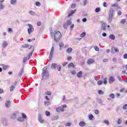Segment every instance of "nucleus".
Listing matches in <instances>:
<instances>
[{"label": "nucleus", "instance_id": "nucleus-35", "mask_svg": "<svg viewBox=\"0 0 127 127\" xmlns=\"http://www.w3.org/2000/svg\"><path fill=\"white\" fill-rule=\"evenodd\" d=\"M100 8L97 7L95 9V12H99V11H100Z\"/></svg>", "mask_w": 127, "mask_h": 127}, {"label": "nucleus", "instance_id": "nucleus-50", "mask_svg": "<svg viewBox=\"0 0 127 127\" xmlns=\"http://www.w3.org/2000/svg\"><path fill=\"white\" fill-rule=\"evenodd\" d=\"M37 24L38 26H40V25H41V22L40 21L38 22Z\"/></svg>", "mask_w": 127, "mask_h": 127}, {"label": "nucleus", "instance_id": "nucleus-5", "mask_svg": "<svg viewBox=\"0 0 127 127\" xmlns=\"http://www.w3.org/2000/svg\"><path fill=\"white\" fill-rule=\"evenodd\" d=\"M94 62H95V61L92 59H90L87 61L88 64H92Z\"/></svg>", "mask_w": 127, "mask_h": 127}, {"label": "nucleus", "instance_id": "nucleus-3", "mask_svg": "<svg viewBox=\"0 0 127 127\" xmlns=\"http://www.w3.org/2000/svg\"><path fill=\"white\" fill-rule=\"evenodd\" d=\"M53 52H54V47H52L51 48L49 57L50 60H51L52 59V57L53 56Z\"/></svg>", "mask_w": 127, "mask_h": 127}, {"label": "nucleus", "instance_id": "nucleus-42", "mask_svg": "<svg viewBox=\"0 0 127 127\" xmlns=\"http://www.w3.org/2000/svg\"><path fill=\"white\" fill-rule=\"evenodd\" d=\"M76 7V4L74 3L71 5V8H75Z\"/></svg>", "mask_w": 127, "mask_h": 127}, {"label": "nucleus", "instance_id": "nucleus-36", "mask_svg": "<svg viewBox=\"0 0 127 127\" xmlns=\"http://www.w3.org/2000/svg\"><path fill=\"white\" fill-rule=\"evenodd\" d=\"M36 5H37V6H40V5H41V4L40 3V2L37 1L36 2Z\"/></svg>", "mask_w": 127, "mask_h": 127}, {"label": "nucleus", "instance_id": "nucleus-30", "mask_svg": "<svg viewBox=\"0 0 127 127\" xmlns=\"http://www.w3.org/2000/svg\"><path fill=\"white\" fill-rule=\"evenodd\" d=\"M19 122H24V118H20L18 119Z\"/></svg>", "mask_w": 127, "mask_h": 127}, {"label": "nucleus", "instance_id": "nucleus-26", "mask_svg": "<svg viewBox=\"0 0 127 127\" xmlns=\"http://www.w3.org/2000/svg\"><path fill=\"white\" fill-rule=\"evenodd\" d=\"M93 118H94V116H93V115L90 114V115H89V120H93Z\"/></svg>", "mask_w": 127, "mask_h": 127}, {"label": "nucleus", "instance_id": "nucleus-32", "mask_svg": "<svg viewBox=\"0 0 127 127\" xmlns=\"http://www.w3.org/2000/svg\"><path fill=\"white\" fill-rule=\"evenodd\" d=\"M45 115H46V116H50V112H49V111H46L45 112Z\"/></svg>", "mask_w": 127, "mask_h": 127}, {"label": "nucleus", "instance_id": "nucleus-38", "mask_svg": "<svg viewBox=\"0 0 127 127\" xmlns=\"http://www.w3.org/2000/svg\"><path fill=\"white\" fill-rule=\"evenodd\" d=\"M75 11H76V10L72 11L71 13H70L68 14V16H71V15H72V14H73V13H74Z\"/></svg>", "mask_w": 127, "mask_h": 127}, {"label": "nucleus", "instance_id": "nucleus-34", "mask_svg": "<svg viewBox=\"0 0 127 127\" xmlns=\"http://www.w3.org/2000/svg\"><path fill=\"white\" fill-rule=\"evenodd\" d=\"M29 47V45L28 44H26L23 46V48H28Z\"/></svg>", "mask_w": 127, "mask_h": 127}, {"label": "nucleus", "instance_id": "nucleus-9", "mask_svg": "<svg viewBox=\"0 0 127 127\" xmlns=\"http://www.w3.org/2000/svg\"><path fill=\"white\" fill-rule=\"evenodd\" d=\"M113 17H114V15H109V17L108 18V20L109 22H112V20L113 19Z\"/></svg>", "mask_w": 127, "mask_h": 127}, {"label": "nucleus", "instance_id": "nucleus-63", "mask_svg": "<svg viewBox=\"0 0 127 127\" xmlns=\"http://www.w3.org/2000/svg\"><path fill=\"white\" fill-rule=\"evenodd\" d=\"M103 62H108V59H105L103 60Z\"/></svg>", "mask_w": 127, "mask_h": 127}, {"label": "nucleus", "instance_id": "nucleus-55", "mask_svg": "<svg viewBox=\"0 0 127 127\" xmlns=\"http://www.w3.org/2000/svg\"><path fill=\"white\" fill-rule=\"evenodd\" d=\"M23 71V70H21V71H20L19 72V76H20V75H22Z\"/></svg>", "mask_w": 127, "mask_h": 127}, {"label": "nucleus", "instance_id": "nucleus-28", "mask_svg": "<svg viewBox=\"0 0 127 127\" xmlns=\"http://www.w3.org/2000/svg\"><path fill=\"white\" fill-rule=\"evenodd\" d=\"M103 83L104 85H107V77H105V78H104Z\"/></svg>", "mask_w": 127, "mask_h": 127}, {"label": "nucleus", "instance_id": "nucleus-44", "mask_svg": "<svg viewBox=\"0 0 127 127\" xmlns=\"http://www.w3.org/2000/svg\"><path fill=\"white\" fill-rule=\"evenodd\" d=\"M127 108V104H125V105H124L123 106V109H124V110H126Z\"/></svg>", "mask_w": 127, "mask_h": 127}, {"label": "nucleus", "instance_id": "nucleus-22", "mask_svg": "<svg viewBox=\"0 0 127 127\" xmlns=\"http://www.w3.org/2000/svg\"><path fill=\"white\" fill-rule=\"evenodd\" d=\"M72 51V48H68L67 50H66V52L67 53H69L70 52H71Z\"/></svg>", "mask_w": 127, "mask_h": 127}, {"label": "nucleus", "instance_id": "nucleus-20", "mask_svg": "<svg viewBox=\"0 0 127 127\" xmlns=\"http://www.w3.org/2000/svg\"><path fill=\"white\" fill-rule=\"evenodd\" d=\"M39 121L42 124L44 122V120H42V118H41V116L39 117Z\"/></svg>", "mask_w": 127, "mask_h": 127}, {"label": "nucleus", "instance_id": "nucleus-49", "mask_svg": "<svg viewBox=\"0 0 127 127\" xmlns=\"http://www.w3.org/2000/svg\"><path fill=\"white\" fill-rule=\"evenodd\" d=\"M22 117L24 119H26V115L25 114H22Z\"/></svg>", "mask_w": 127, "mask_h": 127}, {"label": "nucleus", "instance_id": "nucleus-17", "mask_svg": "<svg viewBox=\"0 0 127 127\" xmlns=\"http://www.w3.org/2000/svg\"><path fill=\"white\" fill-rule=\"evenodd\" d=\"M57 66V64H53L51 65V68L53 69H56Z\"/></svg>", "mask_w": 127, "mask_h": 127}, {"label": "nucleus", "instance_id": "nucleus-57", "mask_svg": "<svg viewBox=\"0 0 127 127\" xmlns=\"http://www.w3.org/2000/svg\"><path fill=\"white\" fill-rule=\"evenodd\" d=\"M94 113H95V114H99V111H98V110H95L94 111Z\"/></svg>", "mask_w": 127, "mask_h": 127}, {"label": "nucleus", "instance_id": "nucleus-56", "mask_svg": "<svg viewBox=\"0 0 127 127\" xmlns=\"http://www.w3.org/2000/svg\"><path fill=\"white\" fill-rule=\"evenodd\" d=\"M82 21L83 22H86L87 21V19L86 18L82 19Z\"/></svg>", "mask_w": 127, "mask_h": 127}, {"label": "nucleus", "instance_id": "nucleus-18", "mask_svg": "<svg viewBox=\"0 0 127 127\" xmlns=\"http://www.w3.org/2000/svg\"><path fill=\"white\" fill-rule=\"evenodd\" d=\"M71 23H72V22H71V21L69 20V21H67L66 24H64V27H65L66 25H70V24H71Z\"/></svg>", "mask_w": 127, "mask_h": 127}, {"label": "nucleus", "instance_id": "nucleus-14", "mask_svg": "<svg viewBox=\"0 0 127 127\" xmlns=\"http://www.w3.org/2000/svg\"><path fill=\"white\" fill-rule=\"evenodd\" d=\"M112 51H115V52H119V49H118V48H116V47H113L112 48Z\"/></svg>", "mask_w": 127, "mask_h": 127}, {"label": "nucleus", "instance_id": "nucleus-24", "mask_svg": "<svg viewBox=\"0 0 127 127\" xmlns=\"http://www.w3.org/2000/svg\"><path fill=\"white\" fill-rule=\"evenodd\" d=\"M45 93L46 95H51V94H52V92H51V91H46Z\"/></svg>", "mask_w": 127, "mask_h": 127}, {"label": "nucleus", "instance_id": "nucleus-51", "mask_svg": "<svg viewBox=\"0 0 127 127\" xmlns=\"http://www.w3.org/2000/svg\"><path fill=\"white\" fill-rule=\"evenodd\" d=\"M124 59H127V54H125L124 55Z\"/></svg>", "mask_w": 127, "mask_h": 127}, {"label": "nucleus", "instance_id": "nucleus-6", "mask_svg": "<svg viewBox=\"0 0 127 127\" xmlns=\"http://www.w3.org/2000/svg\"><path fill=\"white\" fill-rule=\"evenodd\" d=\"M57 112H63L64 111V108H61V107H59L58 108H57Z\"/></svg>", "mask_w": 127, "mask_h": 127}, {"label": "nucleus", "instance_id": "nucleus-59", "mask_svg": "<svg viewBox=\"0 0 127 127\" xmlns=\"http://www.w3.org/2000/svg\"><path fill=\"white\" fill-rule=\"evenodd\" d=\"M71 59H72V57H68L67 58V60H68V61H70V60Z\"/></svg>", "mask_w": 127, "mask_h": 127}, {"label": "nucleus", "instance_id": "nucleus-1", "mask_svg": "<svg viewBox=\"0 0 127 127\" xmlns=\"http://www.w3.org/2000/svg\"><path fill=\"white\" fill-rule=\"evenodd\" d=\"M54 40H55L56 41H58V40H59L61 38L62 35L59 31H55L54 32Z\"/></svg>", "mask_w": 127, "mask_h": 127}, {"label": "nucleus", "instance_id": "nucleus-61", "mask_svg": "<svg viewBox=\"0 0 127 127\" xmlns=\"http://www.w3.org/2000/svg\"><path fill=\"white\" fill-rule=\"evenodd\" d=\"M3 93V90L0 89V94H2Z\"/></svg>", "mask_w": 127, "mask_h": 127}, {"label": "nucleus", "instance_id": "nucleus-62", "mask_svg": "<svg viewBox=\"0 0 127 127\" xmlns=\"http://www.w3.org/2000/svg\"><path fill=\"white\" fill-rule=\"evenodd\" d=\"M26 60H27V58H24L23 62H26Z\"/></svg>", "mask_w": 127, "mask_h": 127}, {"label": "nucleus", "instance_id": "nucleus-58", "mask_svg": "<svg viewBox=\"0 0 127 127\" xmlns=\"http://www.w3.org/2000/svg\"><path fill=\"white\" fill-rule=\"evenodd\" d=\"M58 116H55V117L53 119L54 120V121H55V120H58Z\"/></svg>", "mask_w": 127, "mask_h": 127}, {"label": "nucleus", "instance_id": "nucleus-48", "mask_svg": "<svg viewBox=\"0 0 127 127\" xmlns=\"http://www.w3.org/2000/svg\"><path fill=\"white\" fill-rule=\"evenodd\" d=\"M15 118H16V116H15V114H13L12 115L11 118L12 119H15Z\"/></svg>", "mask_w": 127, "mask_h": 127}, {"label": "nucleus", "instance_id": "nucleus-15", "mask_svg": "<svg viewBox=\"0 0 127 127\" xmlns=\"http://www.w3.org/2000/svg\"><path fill=\"white\" fill-rule=\"evenodd\" d=\"M109 38H110V39H112V40H115L116 37L115 36V35L112 34L109 36Z\"/></svg>", "mask_w": 127, "mask_h": 127}, {"label": "nucleus", "instance_id": "nucleus-45", "mask_svg": "<svg viewBox=\"0 0 127 127\" xmlns=\"http://www.w3.org/2000/svg\"><path fill=\"white\" fill-rule=\"evenodd\" d=\"M70 73L72 74V75H75V74H76V72L74 70L71 71Z\"/></svg>", "mask_w": 127, "mask_h": 127}, {"label": "nucleus", "instance_id": "nucleus-33", "mask_svg": "<svg viewBox=\"0 0 127 127\" xmlns=\"http://www.w3.org/2000/svg\"><path fill=\"white\" fill-rule=\"evenodd\" d=\"M84 36H86V33L83 32L80 35L81 37H84Z\"/></svg>", "mask_w": 127, "mask_h": 127}, {"label": "nucleus", "instance_id": "nucleus-46", "mask_svg": "<svg viewBox=\"0 0 127 127\" xmlns=\"http://www.w3.org/2000/svg\"><path fill=\"white\" fill-rule=\"evenodd\" d=\"M118 125H121V124H122V120L121 119L118 120Z\"/></svg>", "mask_w": 127, "mask_h": 127}, {"label": "nucleus", "instance_id": "nucleus-29", "mask_svg": "<svg viewBox=\"0 0 127 127\" xmlns=\"http://www.w3.org/2000/svg\"><path fill=\"white\" fill-rule=\"evenodd\" d=\"M11 4H15L16 3V0H11Z\"/></svg>", "mask_w": 127, "mask_h": 127}, {"label": "nucleus", "instance_id": "nucleus-19", "mask_svg": "<svg viewBox=\"0 0 127 127\" xmlns=\"http://www.w3.org/2000/svg\"><path fill=\"white\" fill-rule=\"evenodd\" d=\"M70 67H73L74 68L75 67V65H74V64L70 63L68 65V67L70 68Z\"/></svg>", "mask_w": 127, "mask_h": 127}, {"label": "nucleus", "instance_id": "nucleus-11", "mask_svg": "<svg viewBox=\"0 0 127 127\" xmlns=\"http://www.w3.org/2000/svg\"><path fill=\"white\" fill-rule=\"evenodd\" d=\"M10 106V102L9 101H7L5 103V107L8 108V107Z\"/></svg>", "mask_w": 127, "mask_h": 127}, {"label": "nucleus", "instance_id": "nucleus-47", "mask_svg": "<svg viewBox=\"0 0 127 127\" xmlns=\"http://www.w3.org/2000/svg\"><path fill=\"white\" fill-rule=\"evenodd\" d=\"M4 7V6L2 3H0V8H3Z\"/></svg>", "mask_w": 127, "mask_h": 127}, {"label": "nucleus", "instance_id": "nucleus-60", "mask_svg": "<svg viewBox=\"0 0 127 127\" xmlns=\"http://www.w3.org/2000/svg\"><path fill=\"white\" fill-rule=\"evenodd\" d=\"M103 36H104V37H106V36H107V34H106V33H103L102 34Z\"/></svg>", "mask_w": 127, "mask_h": 127}, {"label": "nucleus", "instance_id": "nucleus-31", "mask_svg": "<svg viewBox=\"0 0 127 127\" xmlns=\"http://www.w3.org/2000/svg\"><path fill=\"white\" fill-rule=\"evenodd\" d=\"M126 21H127V20L126 19H123L121 20V23H122V24H124L125 22H126Z\"/></svg>", "mask_w": 127, "mask_h": 127}, {"label": "nucleus", "instance_id": "nucleus-2", "mask_svg": "<svg viewBox=\"0 0 127 127\" xmlns=\"http://www.w3.org/2000/svg\"><path fill=\"white\" fill-rule=\"evenodd\" d=\"M28 26L29 27V28L28 30V32L29 34H30L31 32H33V31L34 30V29H33V27L31 24H28Z\"/></svg>", "mask_w": 127, "mask_h": 127}, {"label": "nucleus", "instance_id": "nucleus-52", "mask_svg": "<svg viewBox=\"0 0 127 127\" xmlns=\"http://www.w3.org/2000/svg\"><path fill=\"white\" fill-rule=\"evenodd\" d=\"M103 6H105V7H107V6H108V5L107 4V2H105L103 3Z\"/></svg>", "mask_w": 127, "mask_h": 127}, {"label": "nucleus", "instance_id": "nucleus-64", "mask_svg": "<svg viewBox=\"0 0 127 127\" xmlns=\"http://www.w3.org/2000/svg\"><path fill=\"white\" fill-rule=\"evenodd\" d=\"M118 80H119V81H123V79H122L121 78V77H118Z\"/></svg>", "mask_w": 127, "mask_h": 127}, {"label": "nucleus", "instance_id": "nucleus-16", "mask_svg": "<svg viewBox=\"0 0 127 127\" xmlns=\"http://www.w3.org/2000/svg\"><path fill=\"white\" fill-rule=\"evenodd\" d=\"M44 104H45V106H46V107H47L49 106V105H50V102H49V101H45Z\"/></svg>", "mask_w": 127, "mask_h": 127}, {"label": "nucleus", "instance_id": "nucleus-23", "mask_svg": "<svg viewBox=\"0 0 127 127\" xmlns=\"http://www.w3.org/2000/svg\"><path fill=\"white\" fill-rule=\"evenodd\" d=\"M9 66L8 65H3V70H6L7 69H8Z\"/></svg>", "mask_w": 127, "mask_h": 127}, {"label": "nucleus", "instance_id": "nucleus-53", "mask_svg": "<svg viewBox=\"0 0 127 127\" xmlns=\"http://www.w3.org/2000/svg\"><path fill=\"white\" fill-rule=\"evenodd\" d=\"M94 49L96 51H99V48L98 47H95Z\"/></svg>", "mask_w": 127, "mask_h": 127}, {"label": "nucleus", "instance_id": "nucleus-54", "mask_svg": "<svg viewBox=\"0 0 127 127\" xmlns=\"http://www.w3.org/2000/svg\"><path fill=\"white\" fill-rule=\"evenodd\" d=\"M104 123H105V124H106V125H109V121H108V120H105L104 121Z\"/></svg>", "mask_w": 127, "mask_h": 127}, {"label": "nucleus", "instance_id": "nucleus-12", "mask_svg": "<svg viewBox=\"0 0 127 127\" xmlns=\"http://www.w3.org/2000/svg\"><path fill=\"white\" fill-rule=\"evenodd\" d=\"M112 6L115 7H118V8H121V7H119V3H115V4H112Z\"/></svg>", "mask_w": 127, "mask_h": 127}, {"label": "nucleus", "instance_id": "nucleus-41", "mask_svg": "<svg viewBox=\"0 0 127 127\" xmlns=\"http://www.w3.org/2000/svg\"><path fill=\"white\" fill-rule=\"evenodd\" d=\"M29 13H30V14H31L32 15H33V14H34V11H29Z\"/></svg>", "mask_w": 127, "mask_h": 127}, {"label": "nucleus", "instance_id": "nucleus-37", "mask_svg": "<svg viewBox=\"0 0 127 127\" xmlns=\"http://www.w3.org/2000/svg\"><path fill=\"white\" fill-rule=\"evenodd\" d=\"M98 93L100 94V95H103V94H104V92L102 90H99L98 91Z\"/></svg>", "mask_w": 127, "mask_h": 127}, {"label": "nucleus", "instance_id": "nucleus-10", "mask_svg": "<svg viewBox=\"0 0 127 127\" xmlns=\"http://www.w3.org/2000/svg\"><path fill=\"white\" fill-rule=\"evenodd\" d=\"M109 15H114V9L110 8L109 10Z\"/></svg>", "mask_w": 127, "mask_h": 127}, {"label": "nucleus", "instance_id": "nucleus-39", "mask_svg": "<svg viewBox=\"0 0 127 127\" xmlns=\"http://www.w3.org/2000/svg\"><path fill=\"white\" fill-rule=\"evenodd\" d=\"M46 71L43 70L42 73V76L43 77H44V76H45V74H46Z\"/></svg>", "mask_w": 127, "mask_h": 127}, {"label": "nucleus", "instance_id": "nucleus-43", "mask_svg": "<svg viewBox=\"0 0 127 127\" xmlns=\"http://www.w3.org/2000/svg\"><path fill=\"white\" fill-rule=\"evenodd\" d=\"M64 46V44H63V42H61L60 43V47H63Z\"/></svg>", "mask_w": 127, "mask_h": 127}, {"label": "nucleus", "instance_id": "nucleus-21", "mask_svg": "<svg viewBox=\"0 0 127 127\" xmlns=\"http://www.w3.org/2000/svg\"><path fill=\"white\" fill-rule=\"evenodd\" d=\"M7 46V42H4V43H3L2 47L4 48V47H6V46Z\"/></svg>", "mask_w": 127, "mask_h": 127}, {"label": "nucleus", "instance_id": "nucleus-13", "mask_svg": "<svg viewBox=\"0 0 127 127\" xmlns=\"http://www.w3.org/2000/svg\"><path fill=\"white\" fill-rule=\"evenodd\" d=\"M85 125H86V123H85V122H81L79 123L80 127H85Z\"/></svg>", "mask_w": 127, "mask_h": 127}, {"label": "nucleus", "instance_id": "nucleus-4", "mask_svg": "<svg viewBox=\"0 0 127 127\" xmlns=\"http://www.w3.org/2000/svg\"><path fill=\"white\" fill-rule=\"evenodd\" d=\"M115 79L114 76H110L109 78V83L110 84H112V83H114L115 82Z\"/></svg>", "mask_w": 127, "mask_h": 127}, {"label": "nucleus", "instance_id": "nucleus-8", "mask_svg": "<svg viewBox=\"0 0 127 127\" xmlns=\"http://www.w3.org/2000/svg\"><path fill=\"white\" fill-rule=\"evenodd\" d=\"M107 26V24L104 23L102 25L101 29L102 30H106V27Z\"/></svg>", "mask_w": 127, "mask_h": 127}, {"label": "nucleus", "instance_id": "nucleus-25", "mask_svg": "<svg viewBox=\"0 0 127 127\" xmlns=\"http://www.w3.org/2000/svg\"><path fill=\"white\" fill-rule=\"evenodd\" d=\"M97 84H98V85H102V84H103V81H102V80H99V81L97 82Z\"/></svg>", "mask_w": 127, "mask_h": 127}, {"label": "nucleus", "instance_id": "nucleus-7", "mask_svg": "<svg viewBox=\"0 0 127 127\" xmlns=\"http://www.w3.org/2000/svg\"><path fill=\"white\" fill-rule=\"evenodd\" d=\"M83 74V72L82 71H79L78 73H77V76L78 78H81L82 77Z\"/></svg>", "mask_w": 127, "mask_h": 127}, {"label": "nucleus", "instance_id": "nucleus-27", "mask_svg": "<svg viewBox=\"0 0 127 127\" xmlns=\"http://www.w3.org/2000/svg\"><path fill=\"white\" fill-rule=\"evenodd\" d=\"M109 96L110 97V98H112V99H115V94H114L113 93L110 94Z\"/></svg>", "mask_w": 127, "mask_h": 127}, {"label": "nucleus", "instance_id": "nucleus-40", "mask_svg": "<svg viewBox=\"0 0 127 127\" xmlns=\"http://www.w3.org/2000/svg\"><path fill=\"white\" fill-rule=\"evenodd\" d=\"M57 69L58 71H61V65H58L57 66Z\"/></svg>", "mask_w": 127, "mask_h": 127}]
</instances>
